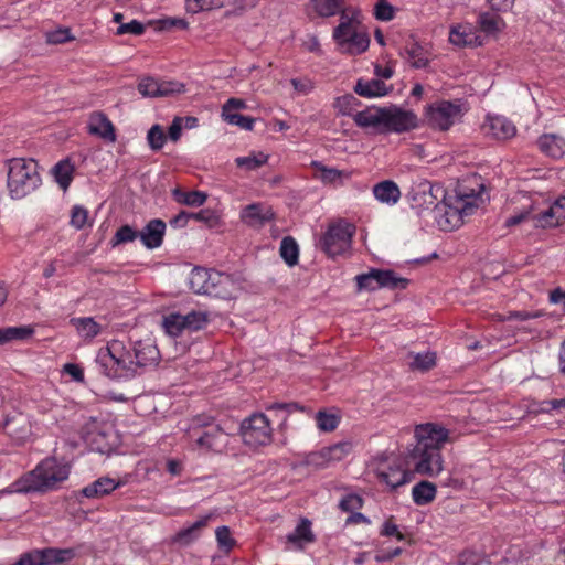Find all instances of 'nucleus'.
<instances>
[{"label":"nucleus","mask_w":565,"mask_h":565,"mask_svg":"<svg viewBox=\"0 0 565 565\" xmlns=\"http://www.w3.org/2000/svg\"><path fill=\"white\" fill-rule=\"evenodd\" d=\"M415 444L405 452V465L414 472L436 477L444 470L441 450L452 444L456 436L443 425L424 423L414 427Z\"/></svg>","instance_id":"f257e3e1"},{"label":"nucleus","mask_w":565,"mask_h":565,"mask_svg":"<svg viewBox=\"0 0 565 565\" xmlns=\"http://www.w3.org/2000/svg\"><path fill=\"white\" fill-rule=\"evenodd\" d=\"M475 185L469 186L466 182L457 188V194L452 203H445V216L439 221L443 230L450 231L458 227L466 216H470L486 201L484 185L473 180Z\"/></svg>","instance_id":"f03ea898"},{"label":"nucleus","mask_w":565,"mask_h":565,"mask_svg":"<svg viewBox=\"0 0 565 565\" xmlns=\"http://www.w3.org/2000/svg\"><path fill=\"white\" fill-rule=\"evenodd\" d=\"M70 466L54 457L43 459L17 483V491H46L68 478Z\"/></svg>","instance_id":"7ed1b4c3"},{"label":"nucleus","mask_w":565,"mask_h":565,"mask_svg":"<svg viewBox=\"0 0 565 565\" xmlns=\"http://www.w3.org/2000/svg\"><path fill=\"white\" fill-rule=\"evenodd\" d=\"M41 184L38 164L34 160L13 158L8 161V190L12 199H23Z\"/></svg>","instance_id":"20e7f679"},{"label":"nucleus","mask_w":565,"mask_h":565,"mask_svg":"<svg viewBox=\"0 0 565 565\" xmlns=\"http://www.w3.org/2000/svg\"><path fill=\"white\" fill-rule=\"evenodd\" d=\"M189 286L195 294L223 299L231 298L235 290V282L230 275L200 267L192 269Z\"/></svg>","instance_id":"39448f33"},{"label":"nucleus","mask_w":565,"mask_h":565,"mask_svg":"<svg viewBox=\"0 0 565 565\" xmlns=\"http://www.w3.org/2000/svg\"><path fill=\"white\" fill-rule=\"evenodd\" d=\"M333 40L341 53L358 55L365 52L370 45V38L362 30L356 18L343 13L339 25L333 30Z\"/></svg>","instance_id":"423d86ee"},{"label":"nucleus","mask_w":565,"mask_h":565,"mask_svg":"<svg viewBox=\"0 0 565 565\" xmlns=\"http://www.w3.org/2000/svg\"><path fill=\"white\" fill-rule=\"evenodd\" d=\"M354 233L355 227L352 224L343 220L337 221L328 226L319 245L329 257L343 255L351 248Z\"/></svg>","instance_id":"0eeeda50"},{"label":"nucleus","mask_w":565,"mask_h":565,"mask_svg":"<svg viewBox=\"0 0 565 565\" xmlns=\"http://www.w3.org/2000/svg\"><path fill=\"white\" fill-rule=\"evenodd\" d=\"M124 350L125 348L119 341H113L108 345L107 354L102 358L107 376L127 380L137 374L139 366H136L131 353Z\"/></svg>","instance_id":"6e6552de"},{"label":"nucleus","mask_w":565,"mask_h":565,"mask_svg":"<svg viewBox=\"0 0 565 565\" xmlns=\"http://www.w3.org/2000/svg\"><path fill=\"white\" fill-rule=\"evenodd\" d=\"M239 431L245 445L258 448L273 441V428L265 414L255 413L245 418L239 425Z\"/></svg>","instance_id":"1a4fd4ad"},{"label":"nucleus","mask_w":565,"mask_h":565,"mask_svg":"<svg viewBox=\"0 0 565 565\" xmlns=\"http://www.w3.org/2000/svg\"><path fill=\"white\" fill-rule=\"evenodd\" d=\"M359 290H376L380 288L405 289L408 280L397 277L393 270L371 269L355 277Z\"/></svg>","instance_id":"9d476101"},{"label":"nucleus","mask_w":565,"mask_h":565,"mask_svg":"<svg viewBox=\"0 0 565 565\" xmlns=\"http://www.w3.org/2000/svg\"><path fill=\"white\" fill-rule=\"evenodd\" d=\"M403 462L397 457L387 458L381 461L376 467V476L381 483L386 484L391 490H395L412 480L411 468L404 467Z\"/></svg>","instance_id":"9b49d317"},{"label":"nucleus","mask_w":565,"mask_h":565,"mask_svg":"<svg viewBox=\"0 0 565 565\" xmlns=\"http://www.w3.org/2000/svg\"><path fill=\"white\" fill-rule=\"evenodd\" d=\"M413 209L417 211L434 210L445 201V190L440 185H433L428 181L414 184L408 193Z\"/></svg>","instance_id":"f8f14e48"},{"label":"nucleus","mask_w":565,"mask_h":565,"mask_svg":"<svg viewBox=\"0 0 565 565\" xmlns=\"http://www.w3.org/2000/svg\"><path fill=\"white\" fill-rule=\"evenodd\" d=\"M460 114V106L452 102L441 100L431 104L427 109V119L431 127L448 130Z\"/></svg>","instance_id":"ddd939ff"},{"label":"nucleus","mask_w":565,"mask_h":565,"mask_svg":"<svg viewBox=\"0 0 565 565\" xmlns=\"http://www.w3.org/2000/svg\"><path fill=\"white\" fill-rule=\"evenodd\" d=\"M352 449L351 443L340 441L329 447H323L318 451L310 452L307 457V462L316 468H324L330 463L344 459Z\"/></svg>","instance_id":"4468645a"},{"label":"nucleus","mask_w":565,"mask_h":565,"mask_svg":"<svg viewBox=\"0 0 565 565\" xmlns=\"http://www.w3.org/2000/svg\"><path fill=\"white\" fill-rule=\"evenodd\" d=\"M417 126V116L398 107H384L383 132H404Z\"/></svg>","instance_id":"2eb2a0df"},{"label":"nucleus","mask_w":565,"mask_h":565,"mask_svg":"<svg viewBox=\"0 0 565 565\" xmlns=\"http://www.w3.org/2000/svg\"><path fill=\"white\" fill-rule=\"evenodd\" d=\"M227 434L218 426L209 427L190 438L200 450L221 452L227 444Z\"/></svg>","instance_id":"dca6fc26"},{"label":"nucleus","mask_w":565,"mask_h":565,"mask_svg":"<svg viewBox=\"0 0 565 565\" xmlns=\"http://www.w3.org/2000/svg\"><path fill=\"white\" fill-rule=\"evenodd\" d=\"M534 227L547 228L561 225L565 221V198L556 200L546 210L532 214Z\"/></svg>","instance_id":"f3484780"},{"label":"nucleus","mask_w":565,"mask_h":565,"mask_svg":"<svg viewBox=\"0 0 565 565\" xmlns=\"http://www.w3.org/2000/svg\"><path fill=\"white\" fill-rule=\"evenodd\" d=\"M482 130L497 140H508L516 134L514 124L503 116H488Z\"/></svg>","instance_id":"a211bd4d"},{"label":"nucleus","mask_w":565,"mask_h":565,"mask_svg":"<svg viewBox=\"0 0 565 565\" xmlns=\"http://www.w3.org/2000/svg\"><path fill=\"white\" fill-rule=\"evenodd\" d=\"M355 125L363 129H371L374 132H383L384 107H367L353 115Z\"/></svg>","instance_id":"6ab92c4d"},{"label":"nucleus","mask_w":565,"mask_h":565,"mask_svg":"<svg viewBox=\"0 0 565 565\" xmlns=\"http://www.w3.org/2000/svg\"><path fill=\"white\" fill-rule=\"evenodd\" d=\"M274 217L271 209L263 203L245 206L241 213L242 221L248 226L259 227Z\"/></svg>","instance_id":"aec40b11"},{"label":"nucleus","mask_w":565,"mask_h":565,"mask_svg":"<svg viewBox=\"0 0 565 565\" xmlns=\"http://www.w3.org/2000/svg\"><path fill=\"white\" fill-rule=\"evenodd\" d=\"M214 519L213 513H209L206 515L201 516L193 524L180 530L173 537V542L179 543L181 545H189L196 541L204 529H206L210 522Z\"/></svg>","instance_id":"412c9836"},{"label":"nucleus","mask_w":565,"mask_h":565,"mask_svg":"<svg viewBox=\"0 0 565 565\" xmlns=\"http://www.w3.org/2000/svg\"><path fill=\"white\" fill-rule=\"evenodd\" d=\"M164 232L166 223L162 220L154 218L139 232V237L147 248L153 249L162 244Z\"/></svg>","instance_id":"4be33fe9"},{"label":"nucleus","mask_w":565,"mask_h":565,"mask_svg":"<svg viewBox=\"0 0 565 565\" xmlns=\"http://www.w3.org/2000/svg\"><path fill=\"white\" fill-rule=\"evenodd\" d=\"M88 130L104 140L114 142L116 140L115 127L108 117L99 111L93 113L88 121Z\"/></svg>","instance_id":"5701e85b"},{"label":"nucleus","mask_w":565,"mask_h":565,"mask_svg":"<svg viewBox=\"0 0 565 565\" xmlns=\"http://www.w3.org/2000/svg\"><path fill=\"white\" fill-rule=\"evenodd\" d=\"M4 433L17 444L24 443L31 435V426L23 415L6 419L3 423Z\"/></svg>","instance_id":"b1692460"},{"label":"nucleus","mask_w":565,"mask_h":565,"mask_svg":"<svg viewBox=\"0 0 565 565\" xmlns=\"http://www.w3.org/2000/svg\"><path fill=\"white\" fill-rule=\"evenodd\" d=\"M159 355V350L150 339L137 341L134 344L136 366L143 367L147 365H153L158 362Z\"/></svg>","instance_id":"393cba45"},{"label":"nucleus","mask_w":565,"mask_h":565,"mask_svg":"<svg viewBox=\"0 0 565 565\" xmlns=\"http://www.w3.org/2000/svg\"><path fill=\"white\" fill-rule=\"evenodd\" d=\"M449 41L457 46H478L481 44L479 35L469 24L454 26L449 33Z\"/></svg>","instance_id":"a878e982"},{"label":"nucleus","mask_w":565,"mask_h":565,"mask_svg":"<svg viewBox=\"0 0 565 565\" xmlns=\"http://www.w3.org/2000/svg\"><path fill=\"white\" fill-rule=\"evenodd\" d=\"M372 192L379 202L388 205L396 204L401 198L399 188L391 180L379 182L373 186Z\"/></svg>","instance_id":"bb28decb"},{"label":"nucleus","mask_w":565,"mask_h":565,"mask_svg":"<svg viewBox=\"0 0 565 565\" xmlns=\"http://www.w3.org/2000/svg\"><path fill=\"white\" fill-rule=\"evenodd\" d=\"M537 145L542 152L552 158H561L565 153V139L558 135H543L537 140Z\"/></svg>","instance_id":"cd10ccee"},{"label":"nucleus","mask_w":565,"mask_h":565,"mask_svg":"<svg viewBox=\"0 0 565 565\" xmlns=\"http://www.w3.org/2000/svg\"><path fill=\"white\" fill-rule=\"evenodd\" d=\"M120 486L121 482H116L111 478L104 477L86 486L82 492L86 498H99L109 494Z\"/></svg>","instance_id":"c85d7f7f"},{"label":"nucleus","mask_w":565,"mask_h":565,"mask_svg":"<svg viewBox=\"0 0 565 565\" xmlns=\"http://www.w3.org/2000/svg\"><path fill=\"white\" fill-rule=\"evenodd\" d=\"M436 494V486L427 480L419 481L412 489V499L416 505H427L431 503Z\"/></svg>","instance_id":"c756f323"},{"label":"nucleus","mask_w":565,"mask_h":565,"mask_svg":"<svg viewBox=\"0 0 565 565\" xmlns=\"http://www.w3.org/2000/svg\"><path fill=\"white\" fill-rule=\"evenodd\" d=\"M74 171L75 166L71 162L68 158L58 161L52 168V174L62 190L65 191L68 189L73 180Z\"/></svg>","instance_id":"7c9ffc66"},{"label":"nucleus","mask_w":565,"mask_h":565,"mask_svg":"<svg viewBox=\"0 0 565 565\" xmlns=\"http://www.w3.org/2000/svg\"><path fill=\"white\" fill-rule=\"evenodd\" d=\"M311 6L313 11L321 18L348 13L344 9V0H312Z\"/></svg>","instance_id":"2f4dec72"},{"label":"nucleus","mask_w":565,"mask_h":565,"mask_svg":"<svg viewBox=\"0 0 565 565\" xmlns=\"http://www.w3.org/2000/svg\"><path fill=\"white\" fill-rule=\"evenodd\" d=\"M354 92L362 97H380L386 95V86L381 79L358 81Z\"/></svg>","instance_id":"473e14b6"},{"label":"nucleus","mask_w":565,"mask_h":565,"mask_svg":"<svg viewBox=\"0 0 565 565\" xmlns=\"http://www.w3.org/2000/svg\"><path fill=\"white\" fill-rule=\"evenodd\" d=\"M312 166L315 167V169L318 173V178L324 184H333V185L341 184L343 182V179L349 178V173L343 170L328 168L317 161H313Z\"/></svg>","instance_id":"72a5a7b5"},{"label":"nucleus","mask_w":565,"mask_h":565,"mask_svg":"<svg viewBox=\"0 0 565 565\" xmlns=\"http://www.w3.org/2000/svg\"><path fill=\"white\" fill-rule=\"evenodd\" d=\"M313 540L311 523L307 519H302L296 529L287 535V541L299 547L302 546V543H311Z\"/></svg>","instance_id":"f704fd0d"},{"label":"nucleus","mask_w":565,"mask_h":565,"mask_svg":"<svg viewBox=\"0 0 565 565\" xmlns=\"http://www.w3.org/2000/svg\"><path fill=\"white\" fill-rule=\"evenodd\" d=\"M44 565H57L75 557L73 548L46 547L41 550Z\"/></svg>","instance_id":"c9c22d12"},{"label":"nucleus","mask_w":565,"mask_h":565,"mask_svg":"<svg viewBox=\"0 0 565 565\" xmlns=\"http://www.w3.org/2000/svg\"><path fill=\"white\" fill-rule=\"evenodd\" d=\"M71 323L84 339H93L102 331L100 324L90 317L73 318Z\"/></svg>","instance_id":"e433bc0d"},{"label":"nucleus","mask_w":565,"mask_h":565,"mask_svg":"<svg viewBox=\"0 0 565 565\" xmlns=\"http://www.w3.org/2000/svg\"><path fill=\"white\" fill-rule=\"evenodd\" d=\"M172 196L178 203L189 206H201L204 204L207 198V195L204 192H184L178 188L172 191Z\"/></svg>","instance_id":"4c0bfd02"},{"label":"nucleus","mask_w":565,"mask_h":565,"mask_svg":"<svg viewBox=\"0 0 565 565\" xmlns=\"http://www.w3.org/2000/svg\"><path fill=\"white\" fill-rule=\"evenodd\" d=\"M407 359V364L412 370L427 371L436 364V354L434 352L408 353Z\"/></svg>","instance_id":"58836bf2"},{"label":"nucleus","mask_w":565,"mask_h":565,"mask_svg":"<svg viewBox=\"0 0 565 565\" xmlns=\"http://www.w3.org/2000/svg\"><path fill=\"white\" fill-rule=\"evenodd\" d=\"M405 57L415 68H424L428 65L427 53L418 43H412L405 47Z\"/></svg>","instance_id":"ea45409f"},{"label":"nucleus","mask_w":565,"mask_h":565,"mask_svg":"<svg viewBox=\"0 0 565 565\" xmlns=\"http://www.w3.org/2000/svg\"><path fill=\"white\" fill-rule=\"evenodd\" d=\"M280 256L288 266H295L299 258V247L297 242L290 237H284L280 243Z\"/></svg>","instance_id":"a19ab883"},{"label":"nucleus","mask_w":565,"mask_h":565,"mask_svg":"<svg viewBox=\"0 0 565 565\" xmlns=\"http://www.w3.org/2000/svg\"><path fill=\"white\" fill-rule=\"evenodd\" d=\"M268 160V156L264 152H250L248 156L235 159L237 167L247 171H253L264 166Z\"/></svg>","instance_id":"79ce46f5"},{"label":"nucleus","mask_w":565,"mask_h":565,"mask_svg":"<svg viewBox=\"0 0 565 565\" xmlns=\"http://www.w3.org/2000/svg\"><path fill=\"white\" fill-rule=\"evenodd\" d=\"M340 423V416L337 413L319 411L316 415L317 427L322 431H333Z\"/></svg>","instance_id":"37998d69"},{"label":"nucleus","mask_w":565,"mask_h":565,"mask_svg":"<svg viewBox=\"0 0 565 565\" xmlns=\"http://www.w3.org/2000/svg\"><path fill=\"white\" fill-rule=\"evenodd\" d=\"M162 327L169 335L178 337L183 330H185L183 315L170 313L164 316Z\"/></svg>","instance_id":"c03bdc74"},{"label":"nucleus","mask_w":565,"mask_h":565,"mask_svg":"<svg viewBox=\"0 0 565 565\" xmlns=\"http://www.w3.org/2000/svg\"><path fill=\"white\" fill-rule=\"evenodd\" d=\"M32 330L26 327H8L0 329V345L12 340H23L31 337Z\"/></svg>","instance_id":"a18cd8bd"},{"label":"nucleus","mask_w":565,"mask_h":565,"mask_svg":"<svg viewBox=\"0 0 565 565\" xmlns=\"http://www.w3.org/2000/svg\"><path fill=\"white\" fill-rule=\"evenodd\" d=\"M359 105V100L351 94H347L340 97H337L333 102V108L343 116H352L353 110Z\"/></svg>","instance_id":"49530a36"},{"label":"nucleus","mask_w":565,"mask_h":565,"mask_svg":"<svg viewBox=\"0 0 565 565\" xmlns=\"http://www.w3.org/2000/svg\"><path fill=\"white\" fill-rule=\"evenodd\" d=\"M185 330L198 331L206 326L209 316L204 311H191L183 315Z\"/></svg>","instance_id":"de8ad7c7"},{"label":"nucleus","mask_w":565,"mask_h":565,"mask_svg":"<svg viewBox=\"0 0 565 565\" xmlns=\"http://www.w3.org/2000/svg\"><path fill=\"white\" fill-rule=\"evenodd\" d=\"M364 500L355 493L345 494L339 502V509L347 513L359 511L363 508Z\"/></svg>","instance_id":"09e8293b"},{"label":"nucleus","mask_w":565,"mask_h":565,"mask_svg":"<svg viewBox=\"0 0 565 565\" xmlns=\"http://www.w3.org/2000/svg\"><path fill=\"white\" fill-rule=\"evenodd\" d=\"M138 92L143 97H160L159 81L153 77H145L138 84Z\"/></svg>","instance_id":"8fccbe9b"},{"label":"nucleus","mask_w":565,"mask_h":565,"mask_svg":"<svg viewBox=\"0 0 565 565\" xmlns=\"http://www.w3.org/2000/svg\"><path fill=\"white\" fill-rule=\"evenodd\" d=\"M215 536L220 550L224 552H230L236 544L235 540L232 537V533L228 526L223 525L217 527L215 531Z\"/></svg>","instance_id":"3c124183"},{"label":"nucleus","mask_w":565,"mask_h":565,"mask_svg":"<svg viewBox=\"0 0 565 565\" xmlns=\"http://www.w3.org/2000/svg\"><path fill=\"white\" fill-rule=\"evenodd\" d=\"M166 139V134L159 125H153L147 134L148 143L154 151H158L163 147Z\"/></svg>","instance_id":"603ef678"},{"label":"nucleus","mask_w":565,"mask_h":565,"mask_svg":"<svg viewBox=\"0 0 565 565\" xmlns=\"http://www.w3.org/2000/svg\"><path fill=\"white\" fill-rule=\"evenodd\" d=\"M502 20L499 15L493 13H481L479 15V24L482 31L487 33L495 32L500 29Z\"/></svg>","instance_id":"864d4df0"},{"label":"nucleus","mask_w":565,"mask_h":565,"mask_svg":"<svg viewBox=\"0 0 565 565\" xmlns=\"http://www.w3.org/2000/svg\"><path fill=\"white\" fill-rule=\"evenodd\" d=\"M160 97L177 96L185 92V85L177 81H159Z\"/></svg>","instance_id":"5fc2aeb1"},{"label":"nucleus","mask_w":565,"mask_h":565,"mask_svg":"<svg viewBox=\"0 0 565 565\" xmlns=\"http://www.w3.org/2000/svg\"><path fill=\"white\" fill-rule=\"evenodd\" d=\"M213 418L204 415L196 416L192 422V427L189 430V438H194L198 434L202 433L201 429L205 430L209 427L217 426L213 424Z\"/></svg>","instance_id":"6e6d98bb"},{"label":"nucleus","mask_w":565,"mask_h":565,"mask_svg":"<svg viewBox=\"0 0 565 565\" xmlns=\"http://www.w3.org/2000/svg\"><path fill=\"white\" fill-rule=\"evenodd\" d=\"M138 236H139L138 232L134 231L129 225H124L117 230V232L113 238V245L116 246L118 244L132 242Z\"/></svg>","instance_id":"4d7b16f0"},{"label":"nucleus","mask_w":565,"mask_h":565,"mask_svg":"<svg viewBox=\"0 0 565 565\" xmlns=\"http://www.w3.org/2000/svg\"><path fill=\"white\" fill-rule=\"evenodd\" d=\"M377 20L391 21L394 18V8L386 0H379L374 7Z\"/></svg>","instance_id":"13d9d810"},{"label":"nucleus","mask_w":565,"mask_h":565,"mask_svg":"<svg viewBox=\"0 0 565 565\" xmlns=\"http://www.w3.org/2000/svg\"><path fill=\"white\" fill-rule=\"evenodd\" d=\"M12 565H44L43 564V555L41 553V550H33V551L23 553L20 556V558Z\"/></svg>","instance_id":"bf43d9fd"},{"label":"nucleus","mask_w":565,"mask_h":565,"mask_svg":"<svg viewBox=\"0 0 565 565\" xmlns=\"http://www.w3.org/2000/svg\"><path fill=\"white\" fill-rule=\"evenodd\" d=\"M143 32H145V25L137 20H132L128 23H121L118 26L116 34L122 35L126 33H130V34H135V35H140Z\"/></svg>","instance_id":"052dcab7"},{"label":"nucleus","mask_w":565,"mask_h":565,"mask_svg":"<svg viewBox=\"0 0 565 565\" xmlns=\"http://www.w3.org/2000/svg\"><path fill=\"white\" fill-rule=\"evenodd\" d=\"M290 84L298 95H308L315 87L313 82L307 77L292 78Z\"/></svg>","instance_id":"680f3d73"},{"label":"nucleus","mask_w":565,"mask_h":565,"mask_svg":"<svg viewBox=\"0 0 565 565\" xmlns=\"http://www.w3.org/2000/svg\"><path fill=\"white\" fill-rule=\"evenodd\" d=\"M88 212L82 206H74L71 214V224L81 230L86 224Z\"/></svg>","instance_id":"e2e57ef3"},{"label":"nucleus","mask_w":565,"mask_h":565,"mask_svg":"<svg viewBox=\"0 0 565 565\" xmlns=\"http://www.w3.org/2000/svg\"><path fill=\"white\" fill-rule=\"evenodd\" d=\"M228 124L237 126L244 130H252L254 127L255 119L243 115H228Z\"/></svg>","instance_id":"0e129e2a"},{"label":"nucleus","mask_w":565,"mask_h":565,"mask_svg":"<svg viewBox=\"0 0 565 565\" xmlns=\"http://www.w3.org/2000/svg\"><path fill=\"white\" fill-rule=\"evenodd\" d=\"M63 372L70 375L75 382L84 384V370L78 364L66 363L63 366Z\"/></svg>","instance_id":"69168bd1"},{"label":"nucleus","mask_w":565,"mask_h":565,"mask_svg":"<svg viewBox=\"0 0 565 565\" xmlns=\"http://www.w3.org/2000/svg\"><path fill=\"white\" fill-rule=\"evenodd\" d=\"M381 534L384 536H395L398 541H403L405 539L404 534L392 520H387L384 523Z\"/></svg>","instance_id":"338daca9"},{"label":"nucleus","mask_w":565,"mask_h":565,"mask_svg":"<svg viewBox=\"0 0 565 565\" xmlns=\"http://www.w3.org/2000/svg\"><path fill=\"white\" fill-rule=\"evenodd\" d=\"M71 39L72 36L67 29L57 30L47 34V41L53 44L65 43Z\"/></svg>","instance_id":"774afa93"}]
</instances>
